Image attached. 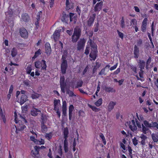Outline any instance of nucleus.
Here are the masks:
<instances>
[{"label": "nucleus", "mask_w": 158, "mask_h": 158, "mask_svg": "<svg viewBox=\"0 0 158 158\" xmlns=\"http://www.w3.org/2000/svg\"><path fill=\"white\" fill-rule=\"evenodd\" d=\"M135 123H136V124L137 127L139 128H141V123L136 118L135 119Z\"/></svg>", "instance_id": "53"}, {"label": "nucleus", "mask_w": 158, "mask_h": 158, "mask_svg": "<svg viewBox=\"0 0 158 158\" xmlns=\"http://www.w3.org/2000/svg\"><path fill=\"white\" fill-rule=\"evenodd\" d=\"M26 72L27 74H30L31 73L32 69L31 66H28L26 69Z\"/></svg>", "instance_id": "43"}, {"label": "nucleus", "mask_w": 158, "mask_h": 158, "mask_svg": "<svg viewBox=\"0 0 158 158\" xmlns=\"http://www.w3.org/2000/svg\"><path fill=\"white\" fill-rule=\"evenodd\" d=\"M0 116L2 119L4 123H5L6 121V117L5 115L3 114V113L1 107V104H0Z\"/></svg>", "instance_id": "21"}, {"label": "nucleus", "mask_w": 158, "mask_h": 158, "mask_svg": "<svg viewBox=\"0 0 158 158\" xmlns=\"http://www.w3.org/2000/svg\"><path fill=\"white\" fill-rule=\"evenodd\" d=\"M61 30H56L53 35V37L55 41H56L60 36V32Z\"/></svg>", "instance_id": "16"}, {"label": "nucleus", "mask_w": 158, "mask_h": 158, "mask_svg": "<svg viewBox=\"0 0 158 158\" xmlns=\"http://www.w3.org/2000/svg\"><path fill=\"white\" fill-rule=\"evenodd\" d=\"M100 137L102 139L103 143L105 145L106 144V141L103 134L101 133L99 135Z\"/></svg>", "instance_id": "32"}, {"label": "nucleus", "mask_w": 158, "mask_h": 158, "mask_svg": "<svg viewBox=\"0 0 158 158\" xmlns=\"http://www.w3.org/2000/svg\"><path fill=\"white\" fill-rule=\"evenodd\" d=\"M102 99H98V100L94 103V104L97 106H100L102 103Z\"/></svg>", "instance_id": "37"}, {"label": "nucleus", "mask_w": 158, "mask_h": 158, "mask_svg": "<svg viewBox=\"0 0 158 158\" xmlns=\"http://www.w3.org/2000/svg\"><path fill=\"white\" fill-rule=\"evenodd\" d=\"M98 50H92L89 54V57L95 60L97 56Z\"/></svg>", "instance_id": "9"}, {"label": "nucleus", "mask_w": 158, "mask_h": 158, "mask_svg": "<svg viewBox=\"0 0 158 158\" xmlns=\"http://www.w3.org/2000/svg\"><path fill=\"white\" fill-rule=\"evenodd\" d=\"M41 119L42 120L41 123V131L43 133H45L48 131V127L47 126L44 124V118L42 117Z\"/></svg>", "instance_id": "6"}, {"label": "nucleus", "mask_w": 158, "mask_h": 158, "mask_svg": "<svg viewBox=\"0 0 158 158\" xmlns=\"http://www.w3.org/2000/svg\"><path fill=\"white\" fill-rule=\"evenodd\" d=\"M69 17V15H66L65 13L63 14L61 19L62 21L64 22H66V19Z\"/></svg>", "instance_id": "29"}, {"label": "nucleus", "mask_w": 158, "mask_h": 158, "mask_svg": "<svg viewBox=\"0 0 158 158\" xmlns=\"http://www.w3.org/2000/svg\"><path fill=\"white\" fill-rule=\"evenodd\" d=\"M101 87L103 89L105 90L106 92H115V90L113 88H111L110 87H108L105 85H102Z\"/></svg>", "instance_id": "14"}, {"label": "nucleus", "mask_w": 158, "mask_h": 158, "mask_svg": "<svg viewBox=\"0 0 158 158\" xmlns=\"http://www.w3.org/2000/svg\"><path fill=\"white\" fill-rule=\"evenodd\" d=\"M64 76L61 77L60 78V86H63L65 85V84L64 83Z\"/></svg>", "instance_id": "35"}, {"label": "nucleus", "mask_w": 158, "mask_h": 158, "mask_svg": "<svg viewBox=\"0 0 158 158\" xmlns=\"http://www.w3.org/2000/svg\"><path fill=\"white\" fill-rule=\"evenodd\" d=\"M25 128H26V127L25 125H22L21 126H20V125L18 127V130L19 131H23ZM16 129L17 130V128H16Z\"/></svg>", "instance_id": "40"}, {"label": "nucleus", "mask_w": 158, "mask_h": 158, "mask_svg": "<svg viewBox=\"0 0 158 158\" xmlns=\"http://www.w3.org/2000/svg\"><path fill=\"white\" fill-rule=\"evenodd\" d=\"M74 109V107L73 105H70L69 110V119L71 121L72 119V112Z\"/></svg>", "instance_id": "13"}, {"label": "nucleus", "mask_w": 158, "mask_h": 158, "mask_svg": "<svg viewBox=\"0 0 158 158\" xmlns=\"http://www.w3.org/2000/svg\"><path fill=\"white\" fill-rule=\"evenodd\" d=\"M41 61L38 60L35 62V66L37 69H40L41 66Z\"/></svg>", "instance_id": "33"}, {"label": "nucleus", "mask_w": 158, "mask_h": 158, "mask_svg": "<svg viewBox=\"0 0 158 158\" xmlns=\"http://www.w3.org/2000/svg\"><path fill=\"white\" fill-rule=\"evenodd\" d=\"M129 66L135 73H137V68L135 66L133 65H130Z\"/></svg>", "instance_id": "41"}, {"label": "nucleus", "mask_w": 158, "mask_h": 158, "mask_svg": "<svg viewBox=\"0 0 158 158\" xmlns=\"http://www.w3.org/2000/svg\"><path fill=\"white\" fill-rule=\"evenodd\" d=\"M22 19L25 22H28L30 18L28 14L25 13L22 15Z\"/></svg>", "instance_id": "18"}, {"label": "nucleus", "mask_w": 158, "mask_h": 158, "mask_svg": "<svg viewBox=\"0 0 158 158\" xmlns=\"http://www.w3.org/2000/svg\"><path fill=\"white\" fill-rule=\"evenodd\" d=\"M41 50L40 49H39L37 51L35 52L34 55L36 57H38L39 55L41 54Z\"/></svg>", "instance_id": "54"}, {"label": "nucleus", "mask_w": 158, "mask_h": 158, "mask_svg": "<svg viewBox=\"0 0 158 158\" xmlns=\"http://www.w3.org/2000/svg\"><path fill=\"white\" fill-rule=\"evenodd\" d=\"M79 116L83 117L85 116V112L82 110H80L78 112Z\"/></svg>", "instance_id": "42"}, {"label": "nucleus", "mask_w": 158, "mask_h": 158, "mask_svg": "<svg viewBox=\"0 0 158 158\" xmlns=\"http://www.w3.org/2000/svg\"><path fill=\"white\" fill-rule=\"evenodd\" d=\"M69 133V132L68 128L67 127H65L63 131V135L64 139H67Z\"/></svg>", "instance_id": "23"}, {"label": "nucleus", "mask_w": 158, "mask_h": 158, "mask_svg": "<svg viewBox=\"0 0 158 158\" xmlns=\"http://www.w3.org/2000/svg\"><path fill=\"white\" fill-rule=\"evenodd\" d=\"M143 41L142 40L139 39L137 41V45L138 46H140L142 44Z\"/></svg>", "instance_id": "63"}, {"label": "nucleus", "mask_w": 158, "mask_h": 158, "mask_svg": "<svg viewBox=\"0 0 158 158\" xmlns=\"http://www.w3.org/2000/svg\"><path fill=\"white\" fill-rule=\"evenodd\" d=\"M142 132L143 133L145 134L147 133V131L149 130V128L148 127H145L143 124H142Z\"/></svg>", "instance_id": "34"}, {"label": "nucleus", "mask_w": 158, "mask_h": 158, "mask_svg": "<svg viewBox=\"0 0 158 158\" xmlns=\"http://www.w3.org/2000/svg\"><path fill=\"white\" fill-rule=\"evenodd\" d=\"M64 150L65 152H67L68 151V142L67 139H64Z\"/></svg>", "instance_id": "24"}, {"label": "nucleus", "mask_w": 158, "mask_h": 158, "mask_svg": "<svg viewBox=\"0 0 158 158\" xmlns=\"http://www.w3.org/2000/svg\"><path fill=\"white\" fill-rule=\"evenodd\" d=\"M105 68L102 69L100 72L99 73V75H106V73H105Z\"/></svg>", "instance_id": "51"}, {"label": "nucleus", "mask_w": 158, "mask_h": 158, "mask_svg": "<svg viewBox=\"0 0 158 158\" xmlns=\"http://www.w3.org/2000/svg\"><path fill=\"white\" fill-rule=\"evenodd\" d=\"M143 125L148 127V128H151V124L149 123L148 121L147 120H144L143 121Z\"/></svg>", "instance_id": "36"}, {"label": "nucleus", "mask_w": 158, "mask_h": 158, "mask_svg": "<svg viewBox=\"0 0 158 158\" xmlns=\"http://www.w3.org/2000/svg\"><path fill=\"white\" fill-rule=\"evenodd\" d=\"M34 149H35V152H32V153L33 156H35L36 155L39 154L40 149V148L39 146H35L34 147Z\"/></svg>", "instance_id": "20"}, {"label": "nucleus", "mask_w": 158, "mask_h": 158, "mask_svg": "<svg viewBox=\"0 0 158 158\" xmlns=\"http://www.w3.org/2000/svg\"><path fill=\"white\" fill-rule=\"evenodd\" d=\"M137 21L135 19H132L131 21V25L132 24H133L134 26H136L137 24Z\"/></svg>", "instance_id": "58"}, {"label": "nucleus", "mask_w": 158, "mask_h": 158, "mask_svg": "<svg viewBox=\"0 0 158 158\" xmlns=\"http://www.w3.org/2000/svg\"><path fill=\"white\" fill-rule=\"evenodd\" d=\"M80 36H77L75 35H73L72 36V41L73 43L76 42L80 38Z\"/></svg>", "instance_id": "28"}, {"label": "nucleus", "mask_w": 158, "mask_h": 158, "mask_svg": "<svg viewBox=\"0 0 158 158\" xmlns=\"http://www.w3.org/2000/svg\"><path fill=\"white\" fill-rule=\"evenodd\" d=\"M45 53L48 56H49L51 53V48L50 44L46 43L45 44Z\"/></svg>", "instance_id": "7"}, {"label": "nucleus", "mask_w": 158, "mask_h": 158, "mask_svg": "<svg viewBox=\"0 0 158 158\" xmlns=\"http://www.w3.org/2000/svg\"><path fill=\"white\" fill-rule=\"evenodd\" d=\"M41 62V66L42 67L41 69L46 70L47 66L46 64L45 61L44 60H42Z\"/></svg>", "instance_id": "27"}, {"label": "nucleus", "mask_w": 158, "mask_h": 158, "mask_svg": "<svg viewBox=\"0 0 158 158\" xmlns=\"http://www.w3.org/2000/svg\"><path fill=\"white\" fill-rule=\"evenodd\" d=\"M76 11L77 12L78 15H80L81 14V10L80 7L77 6L76 8Z\"/></svg>", "instance_id": "61"}, {"label": "nucleus", "mask_w": 158, "mask_h": 158, "mask_svg": "<svg viewBox=\"0 0 158 158\" xmlns=\"http://www.w3.org/2000/svg\"><path fill=\"white\" fill-rule=\"evenodd\" d=\"M116 102L111 101L109 103L108 106V110L109 112H110L113 109L115 105Z\"/></svg>", "instance_id": "15"}, {"label": "nucleus", "mask_w": 158, "mask_h": 158, "mask_svg": "<svg viewBox=\"0 0 158 158\" xmlns=\"http://www.w3.org/2000/svg\"><path fill=\"white\" fill-rule=\"evenodd\" d=\"M69 3H69V0L66 1V10H68L70 9H71L70 7L69 6Z\"/></svg>", "instance_id": "59"}, {"label": "nucleus", "mask_w": 158, "mask_h": 158, "mask_svg": "<svg viewBox=\"0 0 158 158\" xmlns=\"http://www.w3.org/2000/svg\"><path fill=\"white\" fill-rule=\"evenodd\" d=\"M14 115H15V121L16 123H19V120L18 118H17V115L16 111H15L14 112Z\"/></svg>", "instance_id": "46"}, {"label": "nucleus", "mask_w": 158, "mask_h": 158, "mask_svg": "<svg viewBox=\"0 0 158 158\" xmlns=\"http://www.w3.org/2000/svg\"><path fill=\"white\" fill-rule=\"evenodd\" d=\"M90 45L92 48L91 49L93 50H97V46L94 43L91 42Z\"/></svg>", "instance_id": "31"}, {"label": "nucleus", "mask_w": 158, "mask_h": 158, "mask_svg": "<svg viewBox=\"0 0 158 158\" xmlns=\"http://www.w3.org/2000/svg\"><path fill=\"white\" fill-rule=\"evenodd\" d=\"M9 26H10L11 27V28L12 29L13 28L14 25V23L13 20H10L9 21Z\"/></svg>", "instance_id": "55"}, {"label": "nucleus", "mask_w": 158, "mask_h": 158, "mask_svg": "<svg viewBox=\"0 0 158 158\" xmlns=\"http://www.w3.org/2000/svg\"><path fill=\"white\" fill-rule=\"evenodd\" d=\"M140 138L142 139L140 142L141 144L143 146L145 145V141L147 139V136L144 135L143 134H142L141 135Z\"/></svg>", "instance_id": "17"}, {"label": "nucleus", "mask_w": 158, "mask_h": 158, "mask_svg": "<svg viewBox=\"0 0 158 158\" xmlns=\"http://www.w3.org/2000/svg\"><path fill=\"white\" fill-rule=\"evenodd\" d=\"M88 106L92 109V110L95 112H98L100 110L99 108H97L94 106L91 105L89 104H88Z\"/></svg>", "instance_id": "25"}, {"label": "nucleus", "mask_w": 158, "mask_h": 158, "mask_svg": "<svg viewBox=\"0 0 158 158\" xmlns=\"http://www.w3.org/2000/svg\"><path fill=\"white\" fill-rule=\"evenodd\" d=\"M74 14L73 13H70L69 14V16L70 19V21L72 22L73 21V19H75V17L74 16Z\"/></svg>", "instance_id": "44"}, {"label": "nucleus", "mask_w": 158, "mask_h": 158, "mask_svg": "<svg viewBox=\"0 0 158 158\" xmlns=\"http://www.w3.org/2000/svg\"><path fill=\"white\" fill-rule=\"evenodd\" d=\"M146 25H142L141 28V31L143 32H145L146 31Z\"/></svg>", "instance_id": "60"}, {"label": "nucleus", "mask_w": 158, "mask_h": 158, "mask_svg": "<svg viewBox=\"0 0 158 158\" xmlns=\"http://www.w3.org/2000/svg\"><path fill=\"white\" fill-rule=\"evenodd\" d=\"M30 82H31L30 81H27L26 80H25L23 81V82L24 84L27 86L28 87H29L30 86Z\"/></svg>", "instance_id": "50"}, {"label": "nucleus", "mask_w": 158, "mask_h": 158, "mask_svg": "<svg viewBox=\"0 0 158 158\" xmlns=\"http://www.w3.org/2000/svg\"><path fill=\"white\" fill-rule=\"evenodd\" d=\"M118 35L119 37L122 39H123V34L120 32L118 30H117V31Z\"/></svg>", "instance_id": "56"}, {"label": "nucleus", "mask_w": 158, "mask_h": 158, "mask_svg": "<svg viewBox=\"0 0 158 158\" xmlns=\"http://www.w3.org/2000/svg\"><path fill=\"white\" fill-rule=\"evenodd\" d=\"M96 17L95 14H93L91 15L87 21V24L88 26L90 27L92 25Z\"/></svg>", "instance_id": "4"}, {"label": "nucleus", "mask_w": 158, "mask_h": 158, "mask_svg": "<svg viewBox=\"0 0 158 158\" xmlns=\"http://www.w3.org/2000/svg\"><path fill=\"white\" fill-rule=\"evenodd\" d=\"M53 134L52 132H50L48 133H46L45 134V137L48 140H50L52 139L53 136Z\"/></svg>", "instance_id": "26"}, {"label": "nucleus", "mask_w": 158, "mask_h": 158, "mask_svg": "<svg viewBox=\"0 0 158 158\" xmlns=\"http://www.w3.org/2000/svg\"><path fill=\"white\" fill-rule=\"evenodd\" d=\"M40 95L36 93H34L32 94L31 95V97L32 99H36L40 97Z\"/></svg>", "instance_id": "39"}, {"label": "nucleus", "mask_w": 158, "mask_h": 158, "mask_svg": "<svg viewBox=\"0 0 158 158\" xmlns=\"http://www.w3.org/2000/svg\"><path fill=\"white\" fill-rule=\"evenodd\" d=\"M11 55L13 57H15L17 54V50L16 48H14L11 51Z\"/></svg>", "instance_id": "30"}, {"label": "nucleus", "mask_w": 158, "mask_h": 158, "mask_svg": "<svg viewBox=\"0 0 158 158\" xmlns=\"http://www.w3.org/2000/svg\"><path fill=\"white\" fill-rule=\"evenodd\" d=\"M19 33L21 36L24 38H26L28 36V32L26 29L24 27L20 29Z\"/></svg>", "instance_id": "2"}, {"label": "nucleus", "mask_w": 158, "mask_h": 158, "mask_svg": "<svg viewBox=\"0 0 158 158\" xmlns=\"http://www.w3.org/2000/svg\"><path fill=\"white\" fill-rule=\"evenodd\" d=\"M38 112H41V110L35 108H32L31 111V114L33 116H37Z\"/></svg>", "instance_id": "11"}, {"label": "nucleus", "mask_w": 158, "mask_h": 158, "mask_svg": "<svg viewBox=\"0 0 158 158\" xmlns=\"http://www.w3.org/2000/svg\"><path fill=\"white\" fill-rule=\"evenodd\" d=\"M103 4V2L101 1L97 3L94 7V11L95 12H99L102 9Z\"/></svg>", "instance_id": "5"}, {"label": "nucleus", "mask_w": 158, "mask_h": 158, "mask_svg": "<svg viewBox=\"0 0 158 158\" xmlns=\"http://www.w3.org/2000/svg\"><path fill=\"white\" fill-rule=\"evenodd\" d=\"M66 93L69 94V96L71 97L73 96H76V95L74 94L73 92L69 90H68L66 91Z\"/></svg>", "instance_id": "45"}, {"label": "nucleus", "mask_w": 158, "mask_h": 158, "mask_svg": "<svg viewBox=\"0 0 158 158\" xmlns=\"http://www.w3.org/2000/svg\"><path fill=\"white\" fill-rule=\"evenodd\" d=\"M83 82L82 80L80 81H79L77 83V85L76 86L75 88H78L79 87H81L83 84Z\"/></svg>", "instance_id": "47"}, {"label": "nucleus", "mask_w": 158, "mask_h": 158, "mask_svg": "<svg viewBox=\"0 0 158 158\" xmlns=\"http://www.w3.org/2000/svg\"><path fill=\"white\" fill-rule=\"evenodd\" d=\"M134 57L135 58H138L139 55V48L136 45L134 46Z\"/></svg>", "instance_id": "10"}, {"label": "nucleus", "mask_w": 158, "mask_h": 158, "mask_svg": "<svg viewBox=\"0 0 158 158\" xmlns=\"http://www.w3.org/2000/svg\"><path fill=\"white\" fill-rule=\"evenodd\" d=\"M132 141L133 144L135 146L138 143V140L136 139L135 137L133 139H132Z\"/></svg>", "instance_id": "49"}, {"label": "nucleus", "mask_w": 158, "mask_h": 158, "mask_svg": "<svg viewBox=\"0 0 158 158\" xmlns=\"http://www.w3.org/2000/svg\"><path fill=\"white\" fill-rule=\"evenodd\" d=\"M138 65L140 68V71H141L142 69H144L145 65V62L144 61L140 60L138 62Z\"/></svg>", "instance_id": "12"}, {"label": "nucleus", "mask_w": 158, "mask_h": 158, "mask_svg": "<svg viewBox=\"0 0 158 158\" xmlns=\"http://www.w3.org/2000/svg\"><path fill=\"white\" fill-rule=\"evenodd\" d=\"M81 29L79 27H77L74 29L73 35L78 37L81 36Z\"/></svg>", "instance_id": "8"}, {"label": "nucleus", "mask_w": 158, "mask_h": 158, "mask_svg": "<svg viewBox=\"0 0 158 158\" xmlns=\"http://www.w3.org/2000/svg\"><path fill=\"white\" fill-rule=\"evenodd\" d=\"M67 61H62L61 67L67 68Z\"/></svg>", "instance_id": "48"}, {"label": "nucleus", "mask_w": 158, "mask_h": 158, "mask_svg": "<svg viewBox=\"0 0 158 158\" xmlns=\"http://www.w3.org/2000/svg\"><path fill=\"white\" fill-rule=\"evenodd\" d=\"M89 47H86V48L84 53L86 55H87L89 54Z\"/></svg>", "instance_id": "62"}, {"label": "nucleus", "mask_w": 158, "mask_h": 158, "mask_svg": "<svg viewBox=\"0 0 158 158\" xmlns=\"http://www.w3.org/2000/svg\"><path fill=\"white\" fill-rule=\"evenodd\" d=\"M120 71V68H118L113 73L114 75H117L118 74Z\"/></svg>", "instance_id": "64"}, {"label": "nucleus", "mask_w": 158, "mask_h": 158, "mask_svg": "<svg viewBox=\"0 0 158 158\" xmlns=\"http://www.w3.org/2000/svg\"><path fill=\"white\" fill-rule=\"evenodd\" d=\"M67 108L66 106H63L62 108V116H66L67 115Z\"/></svg>", "instance_id": "38"}, {"label": "nucleus", "mask_w": 158, "mask_h": 158, "mask_svg": "<svg viewBox=\"0 0 158 158\" xmlns=\"http://www.w3.org/2000/svg\"><path fill=\"white\" fill-rule=\"evenodd\" d=\"M60 102V100L59 99H54V110H59V104Z\"/></svg>", "instance_id": "19"}, {"label": "nucleus", "mask_w": 158, "mask_h": 158, "mask_svg": "<svg viewBox=\"0 0 158 158\" xmlns=\"http://www.w3.org/2000/svg\"><path fill=\"white\" fill-rule=\"evenodd\" d=\"M151 137L154 143H157L158 142V134L156 133H152L151 135Z\"/></svg>", "instance_id": "22"}, {"label": "nucleus", "mask_w": 158, "mask_h": 158, "mask_svg": "<svg viewBox=\"0 0 158 158\" xmlns=\"http://www.w3.org/2000/svg\"><path fill=\"white\" fill-rule=\"evenodd\" d=\"M120 22H121V24H120L121 27L122 28H123L125 26L124 17H122V20L120 21Z\"/></svg>", "instance_id": "52"}, {"label": "nucleus", "mask_w": 158, "mask_h": 158, "mask_svg": "<svg viewBox=\"0 0 158 158\" xmlns=\"http://www.w3.org/2000/svg\"><path fill=\"white\" fill-rule=\"evenodd\" d=\"M67 68L66 67H61V71L63 74H64L65 73Z\"/></svg>", "instance_id": "57"}, {"label": "nucleus", "mask_w": 158, "mask_h": 158, "mask_svg": "<svg viewBox=\"0 0 158 158\" xmlns=\"http://www.w3.org/2000/svg\"><path fill=\"white\" fill-rule=\"evenodd\" d=\"M86 40L84 38H81L80 39L77 43V50L80 51L82 49H84L85 46V43Z\"/></svg>", "instance_id": "1"}, {"label": "nucleus", "mask_w": 158, "mask_h": 158, "mask_svg": "<svg viewBox=\"0 0 158 158\" xmlns=\"http://www.w3.org/2000/svg\"><path fill=\"white\" fill-rule=\"evenodd\" d=\"M129 127L131 130L133 132H134L137 130V126L134 120H132L131 122H130Z\"/></svg>", "instance_id": "3"}]
</instances>
